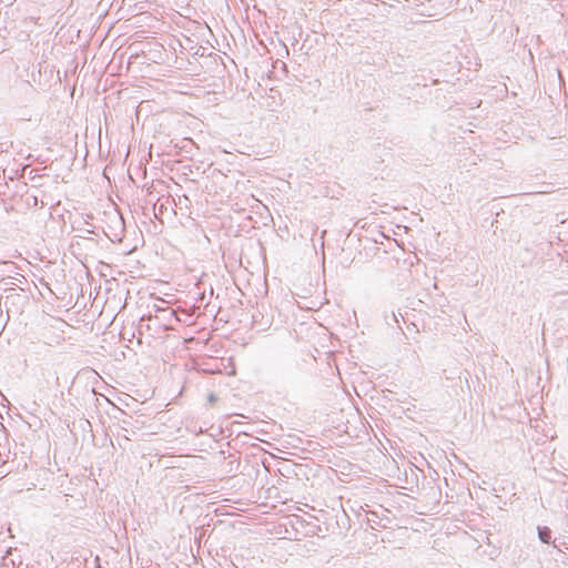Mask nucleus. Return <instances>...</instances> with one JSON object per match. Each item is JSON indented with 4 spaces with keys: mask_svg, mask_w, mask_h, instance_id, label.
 <instances>
[{
    "mask_svg": "<svg viewBox=\"0 0 568 568\" xmlns=\"http://www.w3.org/2000/svg\"><path fill=\"white\" fill-rule=\"evenodd\" d=\"M288 510L286 508V540H302L315 534V525Z\"/></svg>",
    "mask_w": 568,
    "mask_h": 568,
    "instance_id": "1",
    "label": "nucleus"
},
{
    "mask_svg": "<svg viewBox=\"0 0 568 568\" xmlns=\"http://www.w3.org/2000/svg\"><path fill=\"white\" fill-rule=\"evenodd\" d=\"M308 480V466L286 458V487L300 490Z\"/></svg>",
    "mask_w": 568,
    "mask_h": 568,
    "instance_id": "2",
    "label": "nucleus"
},
{
    "mask_svg": "<svg viewBox=\"0 0 568 568\" xmlns=\"http://www.w3.org/2000/svg\"><path fill=\"white\" fill-rule=\"evenodd\" d=\"M282 103H283V98H282L281 91L278 89L271 88L270 94L267 95V106L275 108V106L282 105Z\"/></svg>",
    "mask_w": 568,
    "mask_h": 568,
    "instance_id": "3",
    "label": "nucleus"
},
{
    "mask_svg": "<svg viewBox=\"0 0 568 568\" xmlns=\"http://www.w3.org/2000/svg\"><path fill=\"white\" fill-rule=\"evenodd\" d=\"M538 537L539 539L549 544L551 539V530L548 527H538Z\"/></svg>",
    "mask_w": 568,
    "mask_h": 568,
    "instance_id": "4",
    "label": "nucleus"
},
{
    "mask_svg": "<svg viewBox=\"0 0 568 568\" xmlns=\"http://www.w3.org/2000/svg\"><path fill=\"white\" fill-rule=\"evenodd\" d=\"M300 444H302L301 438H298L294 434H286V449L288 448V446H291L294 449L300 448Z\"/></svg>",
    "mask_w": 568,
    "mask_h": 568,
    "instance_id": "5",
    "label": "nucleus"
},
{
    "mask_svg": "<svg viewBox=\"0 0 568 568\" xmlns=\"http://www.w3.org/2000/svg\"><path fill=\"white\" fill-rule=\"evenodd\" d=\"M158 320H159L158 315H155V316H152L151 314H149L148 316L143 315L140 320V327L142 328L144 326L145 322H154Z\"/></svg>",
    "mask_w": 568,
    "mask_h": 568,
    "instance_id": "6",
    "label": "nucleus"
},
{
    "mask_svg": "<svg viewBox=\"0 0 568 568\" xmlns=\"http://www.w3.org/2000/svg\"><path fill=\"white\" fill-rule=\"evenodd\" d=\"M156 312L161 313L163 315L173 316V311L169 307L168 308H158Z\"/></svg>",
    "mask_w": 568,
    "mask_h": 568,
    "instance_id": "7",
    "label": "nucleus"
},
{
    "mask_svg": "<svg viewBox=\"0 0 568 568\" xmlns=\"http://www.w3.org/2000/svg\"><path fill=\"white\" fill-rule=\"evenodd\" d=\"M216 400H217V397L213 393L209 394L207 402L210 405H213Z\"/></svg>",
    "mask_w": 568,
    "mask_h": 568,
    "instance_id": "8",
    "label": "nucleus"
},
{
    "mask_svg": "<svg viewBox=\"0 0 568 568\" xmlns=\"http://www.w3.org/2000/svg\"><path fill=\"white\" fill-rule=\"evenodd\" d=\"M54 321H55L58 324H60L61 326L65 325V322H64V321H62V320H59V318H58V320H54Z\"/></svg>",
    "mask_w": 568,
    "mask_h": 568,
    "instance_id": "9",
    "label": "nucleus"
},
{
    "mask_svg": "<svg viewBox=\"0 0 568 568\" xmlns=\"http://www.w3.org/2000/svg\"><path fill=\"white\" fill-rule=\"evenodd\" d=\"M94 561H95V564H97V568H101V566H100V564H99V561H100L99 557H95V560H94Z\"/></svg>",
    "mask_w": 568,
    "mask_h": 568,
    "instance_id": "10",
    "label": "nucleus"
},
{
    "mask_svg": "<svg viewBox=\"0 0 568 568\" xmlns=\"http://www.w3.org/2000/svg\"><path fill=\"white\" fill-rule=\"evenodd\" d=\"M145 327H146L148 329H151V325H150V323H146V324H145Z\"/></svg>",
    "mask_w": 568,
    "mask_h": 568,
    "instance_id": "11",
    "label": "nucleus"
}]
</instances>
